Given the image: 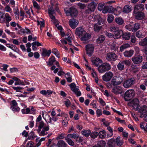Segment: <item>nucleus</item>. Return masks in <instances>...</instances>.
<instances>
[{"mask_svg":"<svg viewBox=\"0 0 147 147\" xmlns=\"http://www.w3.org/2000/svg\"><path fill=\"white\" fill-rule=\"evenodd\" d=\"M96 113L98 116H99L102 114V112L101 111V110L100 109H98L97 110Z\"/></svg>","mask_w":147,"mask_h":147,"instance_id":"nucleus-63","label":"nucleus"},{"mask_svg":"<svg viewBox=\"0 0 147 147\" xmlns=\"http://www.w3.org/2000/svg\"><path fill=\"white\" fill-rule=\"evenodd\" d=\"M130 45L128 44H124L121 45L120 47V51L122 52L124 49H125L130 47Z\"/></svg>","mask_w":147,"mask_h":147,"instance_id":"nucleus-40","label":"nucleus"},{"mask_svg":"<svg viewBox=\"0 0 147 147\" xmlns=\"http://www.w3.org/2000/svg\"><path fill=\"white\" fill-rule=\"evenodd\" d=\"M66 14L67 16H71V17H76L78 14V12L77 9L74 7H71L66 11Z\"/></svg>","mask_w":147,"mask_h":147,"instance_id":"nucleus-4","label":"nucleus"},{"mask_svg":"<svg viewBox=\"0 0 147 147\" xmlns=\"http://www.w3.org/2000/svg\"><path fill=\"white\" fill-rule=\"evenodd\" d=\"M91 38V35L89 33H84L83 35V43L88 40Z\"/></svg>","mask_w":147,"mask_h":147,"instance_id":"nucleus-26","label":"nucleus"},{"mask_svg":"<svg viewBox=\"0 0 147 147\" xmlns=\"http://www.w3.org/2000/svg\"><path fill=\"white\" fill-rule=\"evenodd\" d=\"M91 131L90 130H83V136L88 137L90 135Z\"/></svg>","mask_w":147,"mask_h":147,"instance_id":"nucleus-42","label":"nucleus"},{"mask_svg":"<svg viewBox=\"0 0 147 147\" xmlns=\"http://www.w3.org/2000/svg\"><path fill=\"white\" fill-rule=\"evenodd\" d=\"M99 25L97 24H96L94 25V28L95 31L98 32L101 29L102 26Z\"/></svg>","mask_w":147,"mask_h":147,"instance_id":"nucleus-39","label":"nucleus"},{"mask_svg":"<svg viewBox=\"0 0 147 147\" xmlns=\"http://www.w3.org/2000/svg\"><path fill=\"white\" fill-rule=\"evenodd\" d=\"M57 145L58 147H66L67 144L63 141L60 140L58 141Z\"/></svg>","mask_w":147,"mask_h":147,"instance_id":"nucleus-25","label":"nucleus"},{"mask_svg":"<svg viewBox=\"0 0 147 147\" xmlns=\"http://www.w3.org/2000/svg\"><path fill=\"white\" fill-rule=\"evenodd\" d=\"M99 102L103 106H104L106 105L105 102L101 98H99Z\"/></svg>","mask_w":147,"mask_h":147,"instance_id":"nucleus-58","label":"nucleus"},{"mask_svg":"<svg viewBox=\"0 0 147 147\" xmlns=\"http://www.w3.org/2000/svg\"><path fill=\"white\" fill-rule=\"evenodd\" d=\"M144 9V5L142 4H140L136 5L134 7V13H136L138 11H140L143 10Z\"/></svg>","mask_w":147,"mask_h":147,"instance_id":"nucleus-17","label":"nucleus"},{"mask_svg":"<svg viewBox=\"0 0 147 147\" xmlns=\"http://www.w3.org/2000/svg\"><path fill=\"white\" fill-rule=\"evenodd\" d=\"M124 64L127 66H129L130 65L131 62L128 60H125L120 62L117 65L118 69L121 71L123 70L124 69Z\"/></svg>","mask_w":147,"mask_h":147,"instance_id":"nucleus-5","label":"nucleus"},{"mask_svg":"<svg viewBox=\"0 0 147 147\" xmlns=\"http://www.w3.org/2000/svg\"><path fill=\"white\" fill-rule=\"evenodd\" d=\"M139 100L137 98H134L131 102L133 109L135 111H138L140 113V117L141 118L144 117V120L147 121V107L144 105L142 107L138 108Z\"/></svg>","mask_w":147,"mask_h":147,"instance_id":"nucleus-1","label":"nucleus"},{"mask_svg":"<svg viewBox=\"0 0 147 147\" xmlns=\"http://www.w3.org/2000/svg\"><path fill=\"white\" fill-rule=\"evenodd\" d=\"M11 102V106H13V107L16 106L17 105V102L15 100H12Z\"/></svg>","mask_w":147,"mask_h":147,"instance_id":"nucleus-62","label":"nucleus"},{"mask_svg":"<svg viewBox=\"0 0 147 147\" xmlns=\"http://www.w3.org/2000/svg\"><path fill=\"white\" fill-rule=\"evenodd\" d=\"M69 86L71 90L76 94L77 96H80L81 95V94L80 92L78 91V89L74 83H72L70 84L69 85Z\"/></svg>","mask_w":147,"mask_h":147,"instance_id":"nucleus-12","label":"nucleus"},{"mask_svg":"<svg viewBox=\"0 0 147 147\" xmlns=\"http://www.w3.org/2000/svg\"><path fill=\"white\" fill-rule=\"evenodd\" d=\"M98 133L94 132L92 133H90V136L91 137L93 138H96L97 136L98 135Z\"/></svg>","mask_w":147,"mask_h":147,"instance_id":"nucleus-46","label":"nucleus"},{"mask_svg":"<svg viewBox=\"0 0 147 147\" xmlns=\"http://www.w3.org/2000/svg\"><path fill=\"white\" fill-rule=\"evenodd\" d=\"M11 108H12V110L14 111L18 112L20 110V109L18 107H16L15 106L13 107V106H11Z\"/></svg>","mask_w":147,"mask_h":147,"instance_id":"nucleus-51","label":"nucleus"},{"mask_svg":"<svg viewBox=\"0 0 147 147\" xmlns=\"http://www.w3.org/2000/svg\"><path fill=\"white\" fill-rule=\"evenodd\" d=\"M51 50H49L48 51L45 49H42V52L41 55L44 57L46 56L49 57L51 53Z\"/></svg>","mask_w":147,"mask_h":147,"instance_id":"nucleus-21","label":"nucleus"},{"mask_svg":"<svg viewBox=\"0 0 147 147\" xmlns=\"http://www.w3.org/2000/svg\"><path fill=\"white\" fill-rule=\"evenodd\" d=\"M143 57L140 55H135L132 58L131 60L133 62L136 64H138L141 63L142 61Z\"/></svg>","mask_w":147,"mask_h":147,"instance_id":"nucleus-9","label":"nucleus"},{"mask_svg":"<svg viewBox=\"0 0 147 147\" xmlns=\"http://www.w3.org/2000/svg\"><path fill=\"white\" fill-rule=\"evenodd\" d=\"M76 34L80 38L81 41H83V28L82 27H79L76 29Z\"/></svg>","mask_w":147,"mask_h":147,"instance_id":"nucleus-13","label":"nucleus"},{"mask_svg":"<svg viewBox=\"0 0 147 147\" xmlns=\"http://www.w3.org/2000/svg\"><path fill=\"white\" fill-rule=\"evenodd\" d=\"M142 67L143 69H147V62L143 63L142 65Z\"/></svg>","mask_w":147,"mask_h":147,"instance_id":"nucleus-59","label":"nucleus"},{"mask_svg":"<svg viewBox=\"0 0 147 147\" xmlns=\"http://www.w3.org/2000/svg\"><path fill=\"white\" fill-rule=\"evenodd\" d=\"M106 143L103 140H101L98 142L97 145L98 147H105Z\"/></svg>","mask_w":147,"mask_h":147,"instance_id":"nucleus-37","label":"nucleus"},{"mask_svg":"<svg viewBox=\"0 0 147 147\" xmlns=\"http://www.w3.org/2000/svg\"><path fill=\"white\" fill-rule=\"evenodd\" d=\"M139 45L142 46L147 45V37L143 39H142L139 42Z\"/></svg>","mask_w":147,"mask_h":147,"instance_id":"nucleus-31","label":"nucleus"},{"mask_svg":"<svg viewBox=\"0 0 147 147\" xmlns=\"http://www.w3.org/2000/svg\"><path fill=\"white\" fill-rule=\"evenodd\" d=\"M6 14L0 11V22L4 23L5 21V18Z\"/></svg>","mask_w":147,"mask_h":147,"instance_id":"nucleus-28","label":"nucleus"},{"mask_svg":"<svg viewBox=\"0 0 147 147\" xmlns=\"http://www.w3.org/2000/svg\"><path fill=\"white\" fill-rule=\"evenodd\" d=\"M33 45L34 46V45H36L37 46H39L41 45V44L39 42H33Z\"/></svg>","mask_w":147,"mask_h":147,"instance_id":"nucleus-60","label":"nucleus"},{"mask_svg":"<svg viewBox=\"0 0 147 147\" xmlns=\"http://www.w3.org/2000/svg\"><path fill=\"white\" fill-rule=\"evenodd\" d=\"M98 134L99 137L101 138H104L106 136L105 131L104 130L100 131Z\"/></svg>","mask_w":147,"mask_h":147,"instance_id":"nucleus-41","label":"nucleus"},{"mask_svg":"<svg viewBox=\"0 0 147 147\" xmlns=\"http://www.w3.org/2000/svg\"><path fill=\"white\" fill-rule=\"evenodd\" d=\"M78 135L77 134H69L67 135V136L69 137L76 139L78 137Z\"/></svg>","mask_w":147,"mask_h":147,"instance_id":"nucleus-45","label":"nucleus"},{"mask_svg":"<svg viewBox=\"0 0 147 147\" xmlns=\"http://www.w3.org/2000/svg\"><path fill=\"white\" fill-rule=\"evenodd\" d=\"M113 76V73L111 72L106 73L102 76L103 80L105 81H109L110 80Z\"/></svg>","mask_w":147,"mask_h":147,"instance_id":"nucleus-15","label":"nucleus"},{"mask_svg":"<svg viewBox=\"0 0 147 147\" xmlns=\"http://www.w3.org/2000/svg\"><path fill=\"white\" fill-rule=\"evenodd\" d=\"M115 20L116 23L119 25L123 24L124 22L123 20L120 17L115 18Z\"/></svg>","mask_w":147,"mask_h":147,"instance_id":"nucleus-32","label":"nucleus"},{"mask_svg":"<svg viewBox=\"0 0 147 147\" xmlns=\"http://www.w3.org/2000/svg\"><path fill=\"white\" fill-rule=\"evenodd\" d=\"M123 78L120 76H115L111 80V84L113 86L120 84L123 81Z\"/></svg>","mask_w":147,"mask_h":147,"instance_id":"nucleus-6","label":"nucleus"},{"mask_svg":"<svg viewBox=\"0 0 147 147\" xmlns=\"http://www.w3.org/2000/svg\"><path fill=\"white\" fill-rule=\"evenodd\" d=\"M134 53V51L133 50L126 51L124 53V55L125 57H129L133 55Z\"/></svg>","mask_w":147,"mask_h":147,"instance_id":"nucleus-23","label":"nucleus"},{"mask_svg":"<svg viewBox=\"0 0 147 147\" xmlns=\"http://www.w3.org/2000/svg\"><path fill=\"white\" fill-rule=\"evenodd\" d=\"M64 134H61L59 135L56 138L57 140L60 139H63L64 138Z\"/></svg>","mask_w":147,"mask_h":147,"instance_id":"nucleus-55","label":"nucleus"},{"mask_svg":"<svg viewBox=\"0 0 147 147\" xmlns=\"http://www.w3.org/2000/svg\"><path fill=\"white\" fill-rule=\"evenodd\" d=\"M116 142L117 145L119 146H121L122 144V143L120 141L119 138L117 137L116 139Z\"/></svg>","mask_w":147,"mask_h":147,"instance_id":"nucleus-52","label":"nucleus"},{"mask_svg":"<svg viewBox=\"0 0 147 147\" xmlns=\"http://www.w3.org/2000/svg\"><path fill=\"white\" fill-rule=\"evenodd\" d=\"M136 36L137 37L139 38H141L142 37V34L141 32L140 31H138L136 33Z\"/></svg>","mask_w":147,"mask_h":147,"instance_id":"nucleus-54","label":"nucleus"},{"mask_svg":"<svg viewBox=\"0 0 147 147\" xmlns=\"http://www.w3.org/2000/svg\"><path fill=\"white\" fill-rule=\"evenodd\" d=\"M45 138H42L39 141L38 143L36 144L37 147L38 146L41 144V142L42 141H44L45 140Z\"/></svg>","mask_w":147,"mask_h":147,"instance_id":"nucleus-57","label":"nucleus"},{"mask_svg":"<svg viewBox=\"0 0 147 147\" xmlns=\"http://www.w3.org/2000/svg\"><path fill=\"white\" fill-rule=\"evenodd\" d=\"M69 22V25L73 29H75L78 24V21L74 18L70 19Z\"/></svg>","mask_w":147,"mask_h":147,"instance_id":"nucleus-14","label":"nucleus"},{"mask_svg":"<svg viewBox=\"0 0 147 147\" xmlns=\"http://www.w3.org/2000/svg\"><path fill=\"white\" fill-rule=\"evenodd\" d=\"M111 30L114 33V34L115 32L118 31L119 30V28L117 27H113L110 28Z\"/></svg>","mask_w":147,"mask_h":147,"instance_id":"nucleus-47","label":"nucleus"},{"mask_svg":"<svg viewBox=\"0 0 147 147\" xmlns=\"http://www.w3.org/2000/svg\"><path fill=\"white\" fill-rule=\"evenodd\" d=\"M5 19L6 22L8 23L11 20V17L8 14H6Z\"/></svg>","mask_w":147,"mask_h":147,"instance_id":"nucleus-48","label":"nucleus"},{"mask_svg":"<svg viewBox=\"0 0 147 147\" xmlns=\"http://www.w3.org/2000/svg\"><path fill=\"white\" fill-rule=\"evenodd\" d=\"M106 3H104L103 2L100 3L98 5V9L99 11L103 10L105 6V5Z\"/></svg>","mask_w":147,"mask_h":147,"instance_id":"nucleus-38","label":"nucleus"},{"mask_svg":"<svg viewBox=\"0 0 147 147\" xmlns=\"http://www.w3.org/2000/svg\"><path fill=\"white\" fill-rule=\"evenodd\" d=\"M85 48L87 54L89 56H91L94 49L93 45L92 44H88L86 46Z\"/></svg>","mask_w":147,"mask_h":147,"instance_id":"nucleus-10","label":"nucleus"},{"mask_svg":"<svg viewBox=\"0 0 147 147\" xmlns=\"http://www.w3.org/2000/svg\"><path fill=\"white\" fill-rule=\"evenodd\" d=\"M52 52L55 54L58 58H59L60 55L58 51L56 49H54L52 50Z\"/></svg>","mask_w":147,"mask_h":147,"instance_id":"nucleus-49","label":"nucleus"},{"mask_svg":"<svg viewBox=\"0 0 147 147\" xmlns=\"http://www.w3.org/2000/svg\"><path fill=\"white\" fill-rule=\"evenodd\" d=\"M5 10L7 12H9L11 10V9L9 5H7L5 8Z\"/></svg>","mask_w":147,"mask_h":147,"instance_id":"nucleus-64","label":"nucleus"},{"mask_svg":"<svg viewBox=\"0 0 147 147\" xmlns=\"http://www.w3.org/2000/svg\"><path fill=\"white\" fill-rule=\"evenodd\" d=\"M111 68L110 65L108 63H105L99 65L98 69L100 73H103L109 70Z\"/></svg>","mask_w":147,"mask_h":147,"instance_id":"nucleus-3","label":"nucleus"},{"mask_svg":"<svg viewBox=\"0 0 147 147\" xmlns=\"http://www.w3.org/2000/svg\"><path fill=\"white\" fill-rule=\"evenodd\" d=\"M131 70L134 73L138 72L139 70V68L136 65L132 64L131 66Z\"/></svg>","mask_w":147,"mask_h":147,"instance_id":"nucleus-29","label":"nucleus"},{"mask_svg":"<svg viewBox=\"0 0 147 147\" xmlns=\"http://www.w3.org/2000/svg\"><path fill=\"white\" fill-rule=\"evenodd\" d=\"M135 79L134 78L128 79L125 81L123 85L125 88H127L131 87L135 83Z\"/></svg>","mask_w":147,"mask_h":147,"instance_id":"nucleus-7","label":"nucleus"},{"mask_svg":"<svg viewBox=\"0 0 147 147\" xmlns=\"http://www.w3.org/2000/svg\"><path fill=\"white\" fill-rule=\"evenodd\" d=\"M45 124L43 121H41L40 123V124L39 126V128H42L44 127Z\"/></svg>","mask_w":147,"mask_h":147,"instance_id":"nucleus-61","label":"nucleus"},{"mask_svg":"<svg viewBox=\"0 0 147 147\" xmlns=\"http://www.w3.org/2000/svg\"><path fill=\"white\" fill-rule=\"evenodd\" d=\"M65 140L69 145L72 146L74 145V142L70 138H66Z\"/></svg>","mask_w":147,"mask_h":147,"instance_id":"nucleus-44","label":"nucleus"},{"mask_svg":"<svg viewBox=\"0 0 147 147\" xmlns=\"http://www.w3.org/2000/svg\"><path fill=\"white\" fill-rule=\"evenodd\" d=\"M131 7L129 5L125 6L123 8V11L125 13H128L131 11Z\"/></svg>","mask_w":147,"mask_h":147,"instance_id":"nucleus-30","label":"nucleus"},{"mask_svg":"<svg viewBox=\"0 0 147 147\" xmlns=\"http://www.w3.org/2000/svg\"><path fill=\"white\" fill-rule=\"evenodd\" d=\"M94 18L95 20H97L98 23L99 25L103 24L104 23L105 19L102 18L99 15H96Z\"/></svg>","mask_w":147,"mask_h":147,"instance_id":"nucleus-18","label":"nucleus"},{"mask_svg":"<svg viewBox=\"0 0 147 147\" xmlns=\"http://www.w3.org/2000/svg\"><path fill=\"white\" fill-rule=\"evenodd\" d=\"M134 90L132 89L129 90L125 92L124 98L125 101H128L131 100L134 97Z\"/></svg>","mask_w":147,"mask_h":147,"instance_id":"nucleus-2","label":"nucleus"},{"mask_svg":"<svg viewBox=\"0 0 147 147\" xmlns=\"http://www.w3.org/2000/svg\"><path fill=\"white\" fill-rule=\"evenodd\" d=\"M123 32L122 30H119V31L115 32L114 34V38L115 39H117L120 38L121 35H122Z\"/></svg>","mask_w":147,"mask_h":147,"instance_id":"nucleus-24","label":"nucleus"},{"mask_svg":"<svg viewBox=\"0 0 147 147\" xmlns=\"http://www.w3.org/2000/svg\"><path fill=\"white\" fill-rule=\"evenodd\" d=\"M114 19L113 16L112 14L109 15L107 19V20L109 23H111L112 22Z\"/></svg>","mask_w":147,"mask_h":147,"instance_id":"nucleus-43","label":"nucleus"},{"mask_svg":"<svg viewBox=\"0 0 147 147\" xmlns=\"http://www.w3.org/2000/svg\"><path fill=\"white\" fill-rule=\"evenodd\" d=\"M49 129V126H47L46 127H43V129L40 134L39 135L40 136H44L46 134H45V131H48Z\"/></svg>","mask_w":147,"mask_h":147,"instance_id":"nucleus-35","label":"nucleus"},{"mask_svg":"<svg viewBox=\"0 0 147 147\" xmlns=\"http://www.w3.org/2000/svg\"><path fill=\"white\" fill-rule=\"evenodd\" d=\"M117 57V56L115 53L110 52L107 54L106 59L108 61H113L116 60Z\"/></svg>","mask_w":147,"mask_h":147,"instance_id":"nucleus-8","label":"nucleus"},{"mask_svg":"<svg viewBox=\"0 0 147 147\" xmlns=\"http://www.w3.org/2000/svg\"><path fill=\"white\" fill-rule=\"evenodd\" d=\"M115 10L114 8L111 6L110 5H105V6L102 10V12L104 13H106L107 12L113 13Z\"/></svg>","mask_w":147,"mask_h":147,"instance_id":"nucleus-11","label":"nucleus"},{"mask_svg":"<svg viewBox=\"0 0 147 147\" xmlns=\"http://www.w3.org/2000/svg\"><path fill=\"white\" fill-rule=\"evenodd\" d=\"M123 38L126 40H129L131 36V34L129 32H126L123 34L122 35Z\"/></svg>","mask_w":147,"mask_h":147,"instance_id":"nucleus-33","label":"nucleus"},{"mask_svg":"<svg viewBox=\"0 0 147 147\" xmlns=\"http://www.w3.org/2000/svg\"><path fill=\"white\" fill-rule=\"evenodd\" d=\"M97 4L96 1L92 2L88 5V8L90 9L91 11H93L96 8Z\"/></svg>","mask_w":147,"mask_h":147,"instance_id":"nucleus-19","label":"nucleus"},{"mask_svg":"<svg viewBox=\"0 0 147 147\" xmlns=\"http://www.w3.org/2000/svg\"><path fill=\"white\" fill-rule=\"evenodd\" d=\"M140 28V25L138 23H136L134 24V27L132 28V31L135 32L139 29Z\"/></svg>","mask_w":147,"mask_h":147,"instance_id":"nucleus-36","label":"nucleus"},{"mask_svg":"<svg viewBox=\"0 0 147 147\" xmlns=\"http://www.w3.org/2000/svg\"><path fill=\"white\" fill-rule=\"evenodd\" d=\"M112 92L116 94H121L123 92L121 87L119 86L114 87L113 88Z\"/></svg>","mask_w":147,"mask_h":147,"instance_id":"nucleus-16","label":"nucleus"},{"mask_svg":"<svg viewBox=\"0 0 147 147\" xmlns=\"http://www.w3.org/2000/svg\"><path fill=\"white\" fill-rule=\"evenodd\" d=\"M105 39V36L102 35H100L96 39V42L98 44L102 43L104 42Z\"/></svg>","mask_w":147,"mask_h":147,"instance_id":"nucleus-27","label":"nucleus"},{"mask_svg":"<svg viewBox=\"0 0 147 147\" xmlns=\"http://www.w3.org/2000/svg\"><path fill=\"white\" fill-rule=\"evenodd\" d=\"M56 61L55 57L53 56H52L49 58V61L47 62V63H48V65H51L53 64L54 62Z\"/></svg>","mask_w":147,"mask_h":147,"instance_id":"nucleus-34","label":"nucleus"},{"mask_svg":"<svg viewBox=\"0 0 147 147\" xmlns=\"http://www.w3.org/2000/svg\"><path fill=\"white\" fill-rule=\"evenodd\" d=\"M13 88L14 90H16V92H20V90L23 89V88L21 87H13Z\"/></svg>","mask_w":147,"mask_h":147,"instance_id":"nucleus-53","label":"nucleus"},{"mask_svg":"<svg viewBox=\"0 0 147 147\" xmlns=\"http://www.w3.org/2000/svg\"><path fill=\"white\" fill-rule=\"evenodd\" d=\"M33 3L34 6V7L36 8L37 9H40V6L38 5L36 2L35 1H33Z\"/></svg>","mask_w":147,"mask_h":147,"instance_id":"nucleus-50","label":"nucleus"},{"mask_svg":"<svg viewBox=\"0 0 147 147\" xmlns=\"http://www.w3.org/2000/svg\"><path fill=\"white\" fill-rule=\"evenodd\" d=\"M91 61L93 65L98 66L102 63V60L99 58H96L94 60H92Z\"/></svg>","mask_w":147,"mask_h":147,"instance_id":"nucleus-22","label":"nucleus"},{"mask_svg":"<svg viewBox=\"0 0 147 147\" xmlns=\"http://www.w3.org/2000/svg\"><path fill=\"white\" fill-rule=\"evenodd\" d=\"M48 13L49 15H53L55 13V10L53 9H49Z\"/></svg>","mask_w":147,"mask_h":147,"instance_id":"nucleus-56","label":"nucleus"},{"mask_svg":"<svg viewBox=\"0 0 147 147\" xmlns=\"http://www.w3.org/2000/svg\"><path fill=\"white\" fill-rule=\"evenodd\" d=\"M135 13L136 14L135 16V18L137 20H142L144 17V14L142 12L138 11L136 13Z\"/></svg>","mask_w":147,"mask_h":147,"instance_id":"nucleus-20","label":"nucleus"}]
</instances>
